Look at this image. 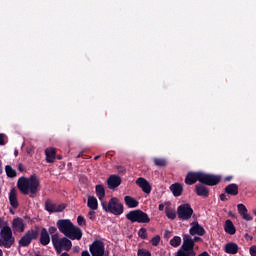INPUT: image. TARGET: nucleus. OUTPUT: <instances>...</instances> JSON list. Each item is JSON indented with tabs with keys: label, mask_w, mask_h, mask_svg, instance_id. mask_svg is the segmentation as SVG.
Returning <instances> with one entry per match:
<instances>
[{
	"label": "nucleus",
	"mask_w": 256,
	"mask_h": 256,
	"mask_svg": "<svg viewBox=\"0 0 256 256\" xmlns=\"http://www.w3.org/2000/svg\"><path fill=\"white\" fill-rule=\"evenodd\" d=\"M150 243L153 245V247H157V245H159V243H161V236L156 235L155 237H153L151 239Z\"/></svg>",
	"instance_id": "nucleus-36"
},
{
	"label": "nucleus",
	"mask_w": 256,
	"mask_h": 256,
	"mask_svg": "<svg viewBox=\"0 0 256 256\" xmlns=\"http://www.w3.org/2000/svg\"><path fill=\"white\" fill-rule=\"evenodd\" d=\"M237 209H238V213L241 215V217L245 221H253V217L250 216V214L248 213V210L245 204H238Z\"/></svg>",
	"instance_id": "nucleus-21"
},
{
	"label": "nucleus",
	"mask_w": 256,
	"mask_h": 256,
	"mask_svg": "<svg viewBox=\"0 0 256 256\" xmlns=\"http://www.w3.org/2000/svg\"><path fill=\"white\" fill-rule=\"evenodd\" d=\"M56 225L60 233H63V235L68 237V239H71L72 241H81L83 237V230L77 226H74L71 220L60 219L57 221Z\"/></svg>",
	"instance_id": "nucleus-2"
},
{
	"label": "nucleus",
	"mask_w": 256,
	"mask_h": 256,
	"mask_svg": "<svg viewBox=\"0 0 256 256\" xmlns=\"http://www.w3.org/2000/svg\"><path fill=\"white\" fill-rule=\"evenodd\" d=\"M90 253L92 256H108L105 255V245L101 241H95L90 245Z\"/></svg>",
	"instance_id": "nucleus-10"
},
{
	"label": "nucleus",
	"mask_w": 256,
	"mask_h": 256,
	"mask_svg": "<svg viewBox=\"0 0 256 256\" xmlns=\"http://www.w3.org/2000/svg\"><path fill=\"white\" fill-rule=\"evenodd\" d=\"M117 171L119 173H122V175H125V173H127V170L123 166H117Z\"/></svg>",
	"instance_id": "nucleus-43"
},
{
	"label": "nucleus",
	"mask_w": 256,
	"mask_h": 256,
	"mask_svg": "<svg viewBox=\"0 0 256 256\" xmlns=\"http://www.w3.org/2000/svg\"><path fill=\"white\" fill-rule=\"evenodd\" d=\"M195 193L198 195V197H203L204 199H207L209 197V188L205 186V184H197L195 185Z\"/></svg>",
	"instance_id": "nucleus-18"
},
{
	"label": "nucleus",
	"mask_w": 256,
	"mask_h": 256,
	"mask_svg": "<svg viewBox=\"0 0 256 256\" xmlns=\"http://www.w3.org/2000/svg\"><path fill=\"white\" fill-rule=\"evenodd\" d=\"M170 191L173 193L174 197H181V195H183V184L178 182L172 184Z\"/></svg>",
	"instance_id": "nucleus-24"
},
{
	"label": "nucleus",
	"mask_w": 256,
	"mask_h": 256,
	"mask_svg": "<svg viewBox=\"0 0 256 256\" xmlns=\"http://www.w3.org/2000/svg\"><path fill=\"white\" fill-rule=\"evenodd\" d=\"M166 217L172 220L177 219V213L175 210H169V208H166Z\"/></svg>",
	"instance_id": "nucleus-34"
},
{
	"label": "nucleus",
	"mask_w": 256,
	"mask_h": 256,
	"mask_svg": "<svg viewBox=\"0 0 256 256\" xmlns=\"http://www.w3.org/2000/svg\"><path fill=\"white\" fill-rule=\"evenodd\" d=\"M186 253H188V256H195V255H197L195 253V248H192L191 250L186 251Z\"/></svg>",
	"instance_id": "nucleus-47"
},
{
	"label": "nucleus",
	"mask_w": 256,
	"mask_h": 256,
	"mask_svg": "<svg viewBox=\"0 0 256 256\" xmlns=\"http://www.w3.org/2000/svg\"><path fill=\"white\" fill-rule=\"evenodd\" d=\"M39 239V227L30 229L19 240L20 247H29L33 241Z\"/></svg>",
	"instance_id": "nucleus-6"
},
{
	"label": "nucleus",
	"mask_w": 256,
	"mask_h": 256,
	"mask_svg": "<svg viewBox=\"0 0 256 256\" xmlns=\"http://www.w3.org/2000/svg\"><path fill=\"white\" fill-rule=\"evenodd\" d=\"M177 217L180 221H189V219L193 217V208H191V204L186 203L178 206Z\"/></svg>",
	"instance_id": "nucleus-7"
},
{
	"label": "nucleus",
	"mask_w": 256,
	"mask_h": 256,
	"mask_svg": "<svg viewBox=\"0 0 256 256\" xmlns=\"http://www.w3.org/2000/svg\"><path fill=\"white\" fill-rule=\"evenodd\" d=\"M73 251H74V253H79V251H80L79 246H75V247L73 248Z\"/></svg>",
	"instance_id": "nucleus-52"
},
{
	"label": "nucleus",
	"mask_w": 256,
	"mask_h": 256,
	"mask_svg": "<svg viewBox=\"0 0 256 256\" xmlns=\"http://www.w3.org/2000/svg\"><path fill=\"white\" fill-rule=\"evenodd\" d=\"M51 239H52L54 248L58 249L59 242L61 241V238H59V233L52 234Z\"/></svg>",
	"instance_id": "nucleus-32"
},
{
	"label": "nucleus",
	"mask_w": 256,
	"mask_h": 256,
	"mask_svg": "<svg viewBox=\"0 0 256 256\" xmlns=\"http://www.w3.org/2000/svg\"><path fill=\"white\" fill-rule=\"evenodd\" d=\"M126 219L131 221V223H150L151 218H149V214L143 212V210H131L128 214H126Z\"/></svg>",
	"instance_id": "nucleus-5"
},
{
	"label": "nucleus",
	"mask_w": 256,
	"mask_h": 256,
	"mask_svg": "<svg viewBox=\"0 0 256 256\" xmlns=\"http://www.w3.org/2000/svg\"><path fill=\"white\" fill-rule=\"evenodd\" d=\"M14 155H15V157H17L19 155V150H15Z\"/></svg>",
	"instance_id": "nucleus-55"
},
{
	"label": "nucleus",
	"mask_w": 256,
	"mask_h": 256,
	"mask_svg": "<svg viewBox=\"0 0 256 256\" xmlns=\"http://www.w3.org/2000/svg\"><path fill=\"white\" fill-rule=\"evenodd\" d=\"M166 233H169V231H166Z\"/></svg>",
	"instance_id": "nucleus-60"
},
{
	"label": "nucleus",
	"mask_w": 256,
	"mask_h": 256,
	"mask_svg": "<svg viewBox=\"0 0 256 256\" xmlns=\"http://www.w3.org/2000/svg\"><path fill=\"white\" fill-rule=\"evenodd\" d=\"M221 179V175L207 174L202 172L200 183L202 185H207L208 187H215V185H219L221 183Z\"/></svg>",
	"instance_id": "nucleus-8"
},
{
	"label": "nucleus",
	"mask_w": 256,
	"mask_h": 256,
	"mask_svg": "<svg viewBox=\"0 0 256 256\" xmlns=\"http://www.w3.org/2000/svg\"><path fill=\"white\" fill-rule=\"evenodd\" d=\"M202 172H188L185 177L186 185H195L197 181L201 183Z\"/></svg>",
	"instance_id": "nucleus-11"
},
{
	"label": "nucleus",
	"mask_w": 256,
	"mask_h": 256,
	"mask_svg": "<svg viewBox=\"0 0 256 256\" xmlns=\"http://www.w3.org/2000/svg\"><path fill=\"white\" fill-rule=\"evenodd\" d=\"M66 207L67 206L65 204L53 203V201H51L50 199H47L44 205V209L48 213H63Z\"/></svg>",
	"instance_id": "nucleus-9"
},
{
	"label": "nucleus",
	"mask_w": 256,
	"mask_h": 256,
	"mask_svg": "<svg viewBox=\"0 0 256 256\" xmlns=\"http://www.w3.org/2000/svg\"><path fill=\"white\" fill-rule=\"evenodd\" d=\"M45 155L47 163H55V159L57 157V151L55 150V148H47L45 150Z\"/></svg>",
	"instance_id": "nucleus-25"
},
{
	"label": "nucleus",
	"mask_w": 256,
	"mask_h": 256,
	"mask_svg": "<svg viewBox=\"0 0 256 256\" xmlns=\"http://www.w3.org/2000/svg\"><path fill=\"white\" fill-rule=\"evenodd\" d=\"M56 159H58V161H61V159H63L62 155H56Z\"/></svg>",
	"instance_id": "nucleus-53"
},
{
	"label": "nucleus",
	"mask_w": 256,
	"mask_h": 256,
	"mask_svg": "<svg viewBox=\"0 0 256 256\" xmlns=\"http://www.w3.org/2000/svg\"><path fill=\"white\" fill-rule=\"evenodd\" d=\"M102 209L106 213H111L112 215H123L124 207L123 203L117 197H112L109 202L102 201Z\"/></svg>",
	"instance_id": "nucleus-3"
},
{
	"label": "nucleus",
	"mask_w": 256,
	"mask_h": 256,
	"mask_svg": "<svg viewBox=\"0 0 256 256\" xmlns=\"http://www.w3.org/2000/svg\"><path fill=\"white\" fill-rule=\"evenodd\" d=\"M48 233H50V235L53 236L55 235V233H59V232H57V227L52 226V227H49Z\"/></svg>",
	"instance_id": "nucleus-41"
},
{
	"label": "nucleus",
	"mask_w": 256,
	"mask_h": 256,
	"mask_svg": "<svg viewBox=\"0 0 256 256\" xmlns=\"http://www.w3.org/2000/svg\"><path fill=\"white\" fill-rule=\"evenodd\" d=\"M0 173H3V170L0 168Z\"/></svg>",
	"instance_id": "nucleus-58"
},
{
	"label": "nucleus",
	"mask_w": 256,
	"mask_h": 256,
	"mask_svg": "<svg viewBox=\"0 0 256 256\" xmlns=\"http://www.w3.org/2000/svg\"><path fill=\"white\" fill-rule=\"evenodd\" d=\"M77 223L80 227H83L84 225H87V222L85 221V217L78 216L77 217Z\"/></svg>",
	"instance_id": "nucleus-38"
},
{
	"label": "nucleus",
	"mask_w": 256,
	"mask_h": 256,
	"mask_svg": "<svg viewBox=\"0 0 256 256\" xmlns=\"http://www.w3.org/2000/svg\"><path fill=\"white\" fill-rule=\"evenodd\" d=\"M107 185L108 189H117V187L121 185V177H119L118 175H111L107 179Z\"/></svg>",
	"instance_id": "nucleus-19"
},
{
	"label": "nucleus",
	"mask_w": 256,
	"mask_h": 256,
	"mask_svg": "<svg viewBox=\"0 0 256 256\" xmlns=\"http://www.w3.org/2000/svg\"><path fill=\"white\" fill-rule=\"evenodd\" d=\"M225 253H228V255H237L239 253V245L235 242H229L224 247Z\"/></svg>",
	"instance_id": "nucleus-22"
},
{
	"label": "nucleus",
	"mask_w": 256,
	"mask_h": 256,
	"mask_svg": "<svg viewBox=\"0 0 256 256\" xmlns=\"http://www.w3.org/2000/svg\"><path fill=\"white\" fill-rule=\"evenodd\" d=\"M249 253L251 256H256V246L255 245L250 247Z\"/></svg>",
	"instance_id": "nucleus-44"
},
{
	"label": "nucleus",
	"mask_w": 256,
	"mask_h": 256,
	"mask_svg": "<svg viewBox=\"0 0 256 256\" xmlns=\"http://www.w3.org/2000/svg\"><path fill=\"white\" fill-rule=\"evenodd\" d=\"M137 256H151V252L147 249L141 248L138 249Z\"/></svg>",
	"instance_id": "nucleus-35"
},
{
	"label": "nucleus",
	"mask_w": 256,
	"mask_h": 256,
	"mask_svg": "<svg viewBox=\"0 0 256 256\" xmlns=\"http://www.w3.org/2000/svg\"><path fill=\"white\" fill-rule=\"evenodd\" d=\"M41 182L37 174H32L30 177L22 176L17 181V188L22 195H29L31 199L35 198L40 191Z\"/></svg>",
	"instance_id": "nucleus-1"
},
{
	"label": "nucleus",
	"mask_w": 256,
	"mask_h": 256,
	"mask_svg": "<svg viewBox=\"0 0 256 256\" xmlns=\"http://www.w3.org/2000/svg\"><path fill=\"white\" fill-rule=\"evenodd\" d=\"M15 245V237L13 236V230L9 226H5L0 230V247L5 249H11Z\"/></svg>",
	"instance_id": "nucleus-4"
},
{
	"label": "nucleus",
	"mask_w": 256,
	"mask_h": 256,
	"mask_svg": "<svg viewBox=\"0 0 256 256\" xmlns=\"http://www.w3.org/2000/svg\"><path fill=\"white\" fill-rule=\"evenodd\" d=\"M224 231L228 233V235H235L237 233V230L235 229V225L233 224V221L226 220Z\"/></svg>",
	"instance_id": "nucleus-28"
},
{
	"label": "nucleus",
	"mask_w": 256,
	"mask_h": 256,
	"mask_svg": "<svg viewBox=\"0 0 256 256\" xmlns=\"http://www.w3.org/2000/svg\"><path fill=\"white\" fill-rule=\"evenodd\" d=\"M25 227H27V225L25 224V221L20 218H14L12 221V229L13 231H16L17 233H23V231H25Z\"/></svg>",
	"instance_id": "nucleus-14"
},
{
	"label": "nucleus",
	"mask_w": 256,
	"mask_h": 256,
	"mask_svg": "<svg viewBox=\"0 0 256 256\" xmlns=\"http://www.w3.org/2000/svg\"><path fill=\"white\" fill-rule=\"evenodd\" d=\"M176 256H189V253H187V251H185V250H183V249L180 248V249L177 251Z\"/></svg>",
	"instance_id": "nucleus-40"
},
{
	"label": "nucleus",
	"mask_w": 256,
	"mask_h": 256,
	"mask_svg": "<svg viewBox=\"0 0 256 256\" xmlns=\"http://www.w3.org/2000/svg\"><path fill=\"white\" fill-rule=\"evenodd\" d=\"M95 191L99 201H101V205H103V199H105V186L97 184L95 186Z\"/></svg>",
	"instance_id": "nucleus-27"
},
{
	"label": "nucleus",
	"mask_w": 256,
	"mask_h": 256,
	"mask_svg": "<svg viewBox=\"0 0 256 256\" xmlns=\"http://www.w3.org/2000/svg\"><path fill=\"white\" fill-rule=\"evenodd\" d=\"M99 159H101V155H97L94 157V161H98Z\"/></svg>",
	"instance_id": "nucleus-54"
},
{
	"label": "nucleus",
	"mask_w": 256,
	"mask_h": 256,
	"mask_svg": "<svg viewBox=\"0 0 256 256\" xmlns=\"http://www.w3.org/2000/svg\"><path fill=\"white\" fill-rule=\"evenodd\" d=\"M4 227H9V223L5 221V218L0 217V230L3 229Z\"/></svg>",
	"instance_id": "nucleus-39"
},
{
	"label": "nucleus",
	"mask_w": 256,
	"mask_h": 256,
	"mask_svg": "<svg viewBox=\"0 0 256 256\" xmlns=\"http://www.w3.org/2000/svg\"><path fill=\"white\" fill-rule=\"evenodd\" d=\"M0 256H3V250L0 249Z\"/></svg>",
	"instance_id": "nucleus-57"
},
{
	"label": "nucleus",
	"mask_w": 256,
	"mask_h": 256,
	"mask_svg": "<svg viewBox=\"0 0 256 256\" xmlns=\"http://www.w3.org/2000/svg\"><path fill=\"white\" fill-rule=\"evenodd\" d=\"M73 247V243L71 240H69L67 237L61 238V241L58 244V249H56L57 253H61V249H64V251H71V248Z\"/></svg>",
	"instance_id": "nucleus-17"
},
{
	"label": "nucleus",
	"mask_w": 256,
	"mask_h": 256,
	"mask_svg": "<svg viewBox=\"0 0 256 256\" xmlns=\"http://www.w3.org/2000/svg\"><path fill=\"white\" fill-rule=\"evenodd\" d=\"M158 209L159 211H163L165 209V204H159Z\"/></svg>",
	"instance_id": "nucleus-51"
},
{
	"label": "nucleus",
	"mask_w": 256,
	"mask_h": 256,
	"mask_svg": "<svg viewBox=\"0 0 256 256\" xmlns=\"http://www.w3.org/2000/svg\"><path fill=\"white\" fill-rule=\"evenodd\" d=\"M193 243H199V241H203V238L199 237V236H195L193 239H192Z\"/></svg>",
	"instance_id": "nucleus-46"
},
{
	"label": "nucleus",
	"mask_w": 256,
	"mask_h": 256,
	"mask_svg": "<svg viewBox=\"0 0 256 256\" xmlns=\"http://www.w3.org/2000/svg\"><path fill=\"white\" fill-rule=\"evenodd\" d=\"M136 185H138V187H140V189H142L143 193H146V195H149L153 189L149 181L143 177L136 180Z\"/></svg>",
	"instance_id": "nucleus-12"
},
{
	"label": "nucleus",
	"mask_w": 256,
	"mask_h": 256,
	"mask_svg": "<svg viewBox=\"0 0 256 256\" xmlns=\"http://www.w3.org/2000/svg\"><path fill=\"white\" fill-rule=\"evenodd\" d=\"M153 163L156 167H167V160L165 158H153Z\"/></svg>",
	"instance_id": "nucleus-31"
},
{
	"label": "nucleus",
	"mask_w": 256,
	"mask_h": 256,
	"mask_svg": "<svg viewBox=\"0 0 256 256\" xmlns=\"http://www.w3.org/2000/svg\"><path fill=\"white\" fill-rule=\"evenodd\" d=\"M180 249L184 251L195 249V243H193V238L189 234L183 235V244Z\"/></svg>",
	"instance_id": "nucleus-15"
},
{
	"label": "nucleus",
	"mask_w": 256,
	"mask_h": 256,
	"mask_svg": "<svg viewBox=\"0 0 256 256\" xmlns=\"http://www.w3.org/2000/svg\"><path fill=\"white\" fill-rule=\"evenodd\" d=\"M77 157H81V154H79Z\"/></svg>",
	"instance_id": "nucleus-59"
},
{
	"label": "nucleus",
	"mask_w": 256,
	"mask_h": 256,
	"mask_svg": "<svg viewBox=\"0 0 256 256\" xmlns=\"http://www.w3.org/2000/svg\"><path fill=\"white\" fill-rule=\"evenodd\" d=\"M8 199H9V203L13 209L19 208V199L17 198V189L11 188V190L8 194Z\"/></svg>",
	"instance_id": "nucleus-16"
},
{
	"label": "nucleus",
	"mask_w": 256,
	"mask_h": 256,
	"mask_svg": "<svg viewBox=\"0 0 256 256\" xmlns=\"http://www.w3.org/2000/svg\"><path fill=\"white\" fill-rule=\"evenodd\" d=\"M0 145H5V134H0Z\"/></svg>",
	"instance_id": "nucleus-48"
},
{
	"label": "nucleus",
	"mask_w": 256,
	"mask_h": 256,
	"mask_svg": "<svg viewBox=\"0 0 256 256\" xmlns=\"http://www.w3.org/2000/svg\"><path fill=\"white\" fill-rule=\"evenodd\" d=\"M5 171L7 177H9L10 179H15V177H17V170L13 169L11 165H6Z\"/></svg>",
	"instance_id": "nucleus-30"
},
{
	"label": "nucleus",
	"mask_w": 256,
	"mask_h": 256,
	"mask_svg": "<svg viewBox=\"0 0 256 256\" xmlns=\"http://www.w3.org/2000/svg\"><path fill=\"white\" fill-rule=\"evenodd\" d=\"M18 171H20L21 173L25 171V167L23 166L22 163L18 164Z\"/></svg>",
	"instance_id": "nucleus-49"
},
{
	"label": "nucleus",
	"mask_w": 256,
	"mask_h": 256,
	"mask_svg": "<svg viewBox=\"0 0 256 256\" xmlns=\"http://www.w3.org/2000/svg\"><path fill=\"white\" fill-rule=\"evenodd\" d=\"M51 243V236H49V231L47 228H42L40 232V244L47 247Z\"/></svg>",
	"instance_id": "nucleus-20"
},
{
	"label": "nucleus",
	"mask_w": 256,
	"mask_h": 256,
	"mask_svg": "<svg viewBox=\"0 0 256 256\" xmlns=\"http://www.w3.org/2000/svg\"><path fill=\"white\" fill-rule=\"evenodd\" d=\"M88 217L91 221H95L96 216H95V211L91 210L88 212Z\"/></svg>",
	"instance_id": "nucleus-42"
},
{
	"label": "nucleus",
	"mask_w": 256,
	"mask_h": 256,
	"mask_svg": "<svg viewBox=\"0 0 256 256\" xmlns=\"http://www.w3.org/2000/svg\"><path fill=\"white\" fill-rule=\"evenodd\" d=\"M124 202L128 209H135L136 207H139V201L132 196H125Z\"/></svg>",
	"instance_id": "nucleus-26"
},
{
	"label": "nucleus",
	"mask_w": 256,
	"mask_h": 256,
	"mask_svg": "<svg viewBox=\"0 0 256 256\" xmlns=\"http://www.w3.org/2000/svg\"><path fill=\"white\" fill-rule=\"evenodd\" d=\"M189 233L192 236L199 235V237H203L206 231L205 228H203V226L199 224V222H192L191 228L189 229Z\"/></svg>",
	"instance_id": "nucleus-13"
},
{
	"label": "nucleus",
	"mask_w": 256,
	"mask_h": 256,
	"mask_svg": "<svg viewBox=\"0 0 256 256\" xmlns=\"http://www.w3.org/2000/svg\"><path fill=\"white\" fill-rule=\"evenodd\" d=\"M87 206L89 209H92V211H97V209H99L97 198L95 196H88Z\"/></svg>",
	"instance_id": "nucleus-29"
},
{
	"label": "nucleus",
	"mask_w": 256,
	"mask_h": 256,
	"mask_svg": "<svg viewBox=\"0 0 256 256\" xmlns=\"http://www.w3.org/2000/svg\"><path fill=\"white\" fill-rule=\"evenodd\" d=\"M220 200L221 201H229V198H227V194L223 193V194H220Z\"/></svg>",
	"instance_id": "nucleus-45"
},
{
	"label": "nucleus",
	"mask_w": 256,
	"mask_h": 256,
	"mask_svg": "<svg viewBox=\"0 0 256 256\" xmlns=\"http://www.w3.org/2000/svg\"><path fill=\"white\" fill-rule=\"evenodd\" d=\"M170 245L171 247H179V245H181V238L179 236H174L170 240Z\"/></svg>",
	"instance_id": "nucleus-33"
},
{
	"label": "nucleus",
	"mask_w": 256,
	"mask_h": 256,
	"mask_svg": "<svg viewBox=\"0 0 256 256\" xmlns=\"http://www.w3.org/2000/svg\"><path fill=\"white\" fill-rule=\"evenodd\" d=\"M138 237H140V239H147V229L140 228L138 231Z\"/></svg>",
	"instance_id": "nucleus-37"
},
{
	"label": "nucleus",
	"mask_w": 256,
	"mask_h": 256,
	"mask_svg": "<svg viewBox=\"0 0 256 256\" xmlns=\"http://www.w3.org/2000/svg\"><path fill=\"white\" fill-rule=\"evenodd\" d=\"M224 191L227 195L236 197V195H239V185L235 183L229 184L224 188Z\"/></svg>",
	"instance_id": "nucleus-23"
},
{
	"label": "nucleus",
	"mask_w": 256,
	"mask_h": 256,
	"mask_svg": "<svg viewBox=\"0 0 256 256\" xmlns=\"http://www.w3.org/2000/svg\"><path fill=\"white\" fill-rule=\"evenodd\" d=\"M60 256H70V255L67 252H63Z\"/></svg>",
	"instance_id": "nucleus-56"
},
{
	"label": "nucleus",
	"mask_w": 256,
	"mask_h": 256,
	"mask_svg": "<svg viewBox=\"0 0 256 256\" xmlns=\"http://www.w3.org/2000/svg\"><path fill=\"white\" fill-rule=\"evenodd\" d=\"M233 180V176H227L224 178V181L229 182Z\"/></svg>",
	"instance_id": "nucleus-50"
}]
</instances>
